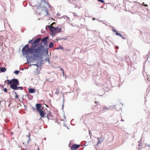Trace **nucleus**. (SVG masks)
<instances>
[{"label":"nucleus","instance_id":"nucleus-51","mask_svg":"<svg viewBox=\"0 0 150 150\" xmlns=\"http://www.w3.org/2000/svg\"><path fill=\"white\" fill-rule=\"evenodd\" d=\"M61 70H63V74H64V71L63 69H62Z\"/></svg>","mask_w":150,"mask_h":150},{"label":"nucleus","instance_id":"nucleus-17","mask_svg":"<svg viewBox=\"0 0 150 150\" xmlns=\"http://www.w3.org/2000/svg\"><path fill=\"white\" fill-rule=\"evenodd\" d=\"M52 27V26H50L49 25H47L45 27V29L46 30L49 29L51 31V27Z\"/></svg>","mask_w":150,"mask_h":150},{"label":"nucleus","instance_id":"nucleus-34","mask_svg":"<svg viewBox=\"0 0 150 150\" xmlns=\"http://www.w3.org/2000/svg\"><path fill=\"white\" fill-rule=\"evenodd\" d=\"M32 110H33V111L34 112H35V110H36V108L35 109L34 107H32Z\"/></svg>","mask_w":150,"mask_h":150},{"label":"nucleus","instance_id":"nucleus-39","mask_svg":"<svg viewBox=\"0 0 150 150\" xmlns=\"http://www.w3.org/2000/svg\"><path fill=\"white\" fill-rule=\"evenodd\" d=\"M47 4L48 5H49V7L50 8H52V6H50V4H49V3H47Z\"/></svg>","mask_w":150,"mask_h":150},{"label":"nucleus","instance_id":"nucleus-36","mask_svg":"<svg viewBox=\"0 0 150 150\" xmlns=\"http://www.w3.org/2000/svg\"><path fill=\"white\" fill-rule=\"evenodd\" d=\"M0 87L2 88H4V86H3V85L1 84H0Z\"/></svg>","mask_w":150,"mask_h":150},{"label":"nucleus","instance_id":"nucleus-47","mask_svg":"<svg viewBox=\"0 0 150 150\" xmlns=\"http://www.w3.org/2000/svg\"><path fill=\"white\" fill-rule=\"evenodd\" d=\"M116 48L117 49H118V48H119V47H118V46H116Z\"/></svg>","mask_w":150,"mask_h":150},{"label":"nucleus","instance_id":"nucleus-45","mask_svg":"<svg viewBox=\"0 0 150 150\" xmlns=\"http://www.w3.org/2000/svg\"><path fill=\"white\" fill-rule=\"evenodd\" d=\"M74 16H78L76 15V13H74Z\"/></svg>","mask_w":150,"mask_h":150},{"label":"nucleus","instance_id":"nucleus-1","mask_svg":"<svg viewBox=\"0 0 150 150\" xmlns=\"http://www.w3.org/2000/svg\"><path fill=\"white\" fill-rule=\"evenodd\" d=\"M41 39V38H38L35 40L31 43L32 45L30 47L29 45L27 44L23 47L22 54L23 56L25 55L28 63L31 62L32 59L35 60L45 53L48 54L49 48H44L42 43H39Z\"/></svg>","mask_w":150,"mask_h":150},{"label":"nucleus","instance_id":"nucleus-41","mask_svg":"<svg viewBox=\"0 0 150 150\" xmlns=\"http://www.w3.org/2000/svg\"><path fill=\"white\" fill-rule=\"evenodd\" d=\"M13 93H15V94L16 96V95H17V93H16V92L15 91H13Z\"/></svg>","mask_w":150,"mask_h":150},{"label":"nucleus","instance_id":"nucleus-42","mask_svg":"<svg viewBox=\"0 0 150 150\" xmlns=\"http://www.w3.org/2000/svg\"><path fill=\"white\" fill-rule=\"evenodd\" d=\"M60 14L58 12L57 13V16H60Z\"/></svg>","mask_w":150,"mask_h":150},{"label":"nucleus","instance_id":"nucleus-44","mask_svg":"<svg viewBox=\"0 0 150 150\" xmlns=\"http://www.w3.org/2000/svg\"><path fill=\"white\" fill-rule=\"evenodd\" d=\"M147 80L149 81H150V77H149L148 78H147Z\"/></svg>","mask_w":150,"mask_h":150},{"label":"nucleus","instance_id":"nucleus-27","mask_svg":"<svg viewBox=\"0 0 150 150\" xmlns=\"http://www.w3.org/2000/svg\"><path fill=\"white\" fill-rule=\"evenodd\" d=\"M25 96H27L28 97L29 96H30V100H32L33 99V97L32 96H31V95H29L28 94H26Z\"/></svg>","mask_w":150,"mask_h":150},{"label":"nucleus","instance_id":"nucleus-6","mask_svg":"<svg viewBox=\"0 0 150 150\" xmlns=\"http://www.w3.org/2000/svg\"><path fill=\"white\" fill-rule=\"evenodd\" d=\"M12 80H13V84L18 86L19 85V82L18 79H12Z\"/></svg>","mask_w":150,"mask_h":150},{"label":"nucleus","instance_id":"nucleus-50","mask_svg":"<svg viewBox=\"0 0 150 150\" xmlns=\"http://www.w3.org/2000/svg\"><path fill=\"white\" fill-rule=\"evenodd\" d=\"M96 20V18H93V20L94 21L95 20Z\"/></svg>","mask_w":150,"mask_h":150},{"label":"nucleus","instance_id":"nucleus-14","mask_svg":"<svg viewBox=\"0 0 150 150\" xmlns=\"http://www.w3.org/2000/svg\"><path fill=\"white\" fill-rule=\"evenodd\" d=\"M53 46L54 43L52 42H51L50 43V44L49 45V47L50 48H51L53 47Z\"/></svg>","mask_w":150,"mask_h":150},{"label":"nucleus","instance_id":"nucleus-48","mask_svg":"<svg viewBox=\"0 0 150 150\" xmlns=\"http://www.w3.org/2000/svg\"><path fill=\"white\" fill-rule=\"evenodd\" d=\"M51 35H52V36H53L54 35H55L52 33V34H51Z\"/></svg>","mask_w":150,"mask_h":150},{"label":"nucleus","instance_id":"nucleus-16","mask_svg":"<svg viewBox=\"0 0 150 150\" xmlns=\"http://www.w3.org/2000/svg\"><path fill=\"white\" fill-rule=\"evenodd\" d=\"M48 41H47L44 43H43V44L44 45L45 47V48H47L48 47Z\"/></svg>","mask_w":150,"mask_h":150},{"label":"nucleus","instance_id":"nucleus-2","mask_svg":"<svg viewBox=\"0 0 150 150\" xmlns=\"http://www.w3.org/2000/svg\"><path fill=\"white\" fill-rule=\"evenodd\" d=\"M51 31L55 35L57 33L61 32L62 28H59L58 27H54L52 26L51 27Z\"/></svg>","mask_w":150,"mask_h":150},{"label":"nucleus","instance_id":"nucleus-8","mask_svg":"<svg viewBox=\"0 0 150 150\" xmlns=\"http://www.w3.org/2000/svg\"><path fill=\"white\" fill-rule=\"evenodd\" d=\"M18 86V85L12 84H11L10 86V87L13 90H17Z\"/></svg>","mask_w":150,"mask_h":150},{"label":"nucleus","instance_id":"nucleus-31","mask_svg":"<svg viewBox=\"0 0 150 150\" xmlns=\"http://www.w3.org/2000/svg\"><path fill=\"white\" fill-rule=\"evenodd\" d=\"M4 89V92L6 93L7 92V90L6 88H3Z\"/></svg>","mask_w":150,"mask_h":150},{"label":"nucleus","instance_id":"nucleus-9","mask_svg":"<svg viewBox=\"0 0 150 150\" xmlns=\"http://www.w3.org/2000/svg\"><path fill=\"white\" fill-rule=\"evenodd\" d=\"M18 86V85L12 84H11L10 86V87L13 90H17Z\"/></svg>","mask_w":150,"mask_h":150},{"label":"nucleus","instance_id":"nucleus-49","mask_svg":"<svg viewBox=\"0 0 150 150\" xmlns=\"http://www.w3.org/2000/svg\"><path fill=\"white\" fill-rule=\"evenodd\" d=\"M89 134L91 135L90 130H89Z\"/></svg>","mask_w":150,"mask_h":150},{"label":"nucleus","instance_id":"nucleus-13","mask_svg":"<svg viewBox=\"0 0 150 150\" xmlns=\"http://www.w3.org/2000/svg\"><path fill=\"white\" fill-rule=\"evenodd\" d=\"M6 81L8 82L7 84L8 85H10V86L11 84H12V81H13L12 79L11 80L7 79L6 80Z\"/></svg>","mask_w":150,"mask_h":150},{"label":"nucleus","instance_id":"nucleus-60","mask_svg":"<svg viewBox=\"0 0 150 150\" xmlns=\"http://www.w3.org/2000/svg\"><path fill=\"white\" fill-rule=\"evenodd\" d=\"M7 81L6 80V81H4V82H6Z\"/></svg>","mask_w":150,"mask_h":150},{"label":"nucleus","instance_id":"nucleus-62","mask_svg":"<svg viewBox=\"0 0 150 150\" xmlns=\"http://www.w3.org/2000/svg\"><path fill=\"white\" fill-rule=\"evenodd\" d=\"M46 81H48V80H47V79H46Z\"/></svg>","mask_w":150,"mask_h":150},{"label":"nucleus","instance_id":"nucleus-26","mask_svg":"<svg viewBox=\"0 0 150 150\" xmlns=\"http://www.w3.org/2000/svg\"><path fill=\"white\" fill-rule=\"evenodd\" d=\"M23 89V87H22V86L18 87V86L17 90L19 89H20L21 90H22Z\"/></svg>","mask_w":150,"mask_h":150},{"label":"nucleus","instance_id":"nucleus-59","mask_svg":"<svg viewBox=\"0 0 150 150\" xmlns=\"http://www.w3.org/2000/svg\"><path fill=\"white\" fill-rule=\"evenodd\" d=\"M56 40H57V41L58 42V40L56 39Z\"/></svg>","mask_w":150,"mask_h":150},{"label":"nucleus","instance_id":"nucleus-63","mask_svg":"<svg viewBox=\"0 0 150 150\" xmlns=\"http://www.w3.org/2000/svg\"><path fill=\"white\" fill-rule=\"evenodd\" d=\"M37 150H39V149H38Z\"/></svg>","mask_w":150,"mask_h":150},{"label":"nucleus","instance_id":"nucleus-43","mask_svg":"<svg viewBox=\"0 0 150 150\" xmlns=\"http://www.w3.org/2000/svg\"><path fill=\"white\" fill-rule=\"evenodd\" d=\"M31 140V139H30V138H29V140H28V142H27V143H29V141H30V140Z\"/></svg>","mask_w":150,"mask_h":150},{"label":"nucleus","instance_id":"nucleus-4","mask_svg":"<svg viewBox=\"0 0 150 150\" xmlns=\"http://www.w3.org/2000/svg\"><path fill=\"white\" fill-rule=\"evenodd\" d=\"M39 58H40V59H38V61L37 63L36 64H32V65L36 66L38 68L39 66V65L38 64V63H39V64L40 65L43 64V63H42L43 60L42 59V56H41L40 57H39Z\"/></svg>","mask_w":150,"mask_h":150},{"label":"nucleus","instance_id":"nucleus-55","mask_svg":"<svg viewBox=\"0 0 150 150\" xmlns=\"http://www.w3.org/2000/svg\"><path fill=\"white\" fill-rule=\"evenodd\" d=\"M43 1H44L45 3H47L46 2L45 0H43Z\"/></svg>","mask_w":150,"mask_h":150},{"label":"nucleus","instance_id":"nucleus-61","mask_svg":"<svg viewBox=\"0 0 150 150\" xmlns=\"http://www.w3.org/2000/svg\"><path fill=\"white\" fill-rule=\"evenodd\" d=\"M23 97H24V96H23V98H22L23 99Z\"/></svg>","mask_w":150,"mask_h":150},{"label":"nucleus","instance_id":"nucleus-64","mask_svg":"<svg viewBox=\"0 0 150 150\" xmlns=\"http://www.w3.org/2000/svg\"><path fill=\"white\" fill-rule=\"evenodd\" d=\"M95 102L96 103H97L96 102Z\"/></svg>","mask_w":150,"mask_h":150},{"label":"nucleus","instance_id":"nucleus-20","mask_svg":"<svg viewBox=\"0 0 150 150\" xmlns=\"http://www.w3.org/2000/svg\"><path fill=\"white\" fill-rule=\"evenodd\" d=\"M113 31L115 32L116 33V34L117 35H119L120 36V37H122V36H121V34L117 32L116 31H115L114 30H113Z\"/></svg>","mask_w":150,"mask_h":150},{"label":"nucleus","instance_id":"nucleus-30","mask_svg":"<svg viewBox=\"0 0 150 150\" xmlns=\"http://www.w3.org/2000/svg\"><path fill=\"white\" fill-rule=\"evenodd\" d=\"M62 97H63V102L64 103V96L63 95ZM63 107H64V103H63L62 105V109L63 110Z\"/></svg>","mask_w":150,"mask_h":150},{"label":"nucleus","instance_id":"nucleus-25","mask_svg":"<svg viewBox=\"0 0 150 150\" xmlns=\"http://www.w3.org/2000/svg\"><path fill=\"white\" fill-rule=\"evenodd\" d=\"M45 60V61H47L49 64H50V60L49 58H46Z\"/></svg>","mask_w":150,"mask_h":150},{"label":"nucleus","instance_id":"nucleus-52","mask_svg":"<svg viewBox=\"0 0 150 150\" xmlns=\"http://www.w3.org/2000/svg\"><path fill=\"white\" fill-rule=\"evenodd\" d=\"M49 96L51 97H52V95L51 94H49Z\"/></svg>","mask_w":150,"mask_h":150},{"label":"nucleus","instance_id":"nucleus-5","mask_svg":"<svg viewBox=\"0 0 150 150\" xmlns=\"http://www.w3.org/2000/svg\"><path fill=\"white\" fill-rule=\"evenodd\" d=\"M80 146L76 144L73 145L71 147V150H76L78 149Z\"/></svg>","mask_w":150,"mask_h":150},{"label":"nucleus","instance_id":"nucleus-28","mask_svg":"<svg viewBox=\"0 0 150 150\" xmlns=\"http://www.w3.org/2000/svg\"><path fill=\"white\" fill-rule=\"evenodd\" d=\"M110 107H109V106H108V108H107L106 107H104L103 110H107V109H110Z\"/></svg>","mask_w":150,"mask_h":150},{"label":"nucleus","instance_id":"nucleus-58","mask_svg":"<svg viewBox=\"0 0 150 150\" xmlns=\"http://www.w3.org/2000/svg\"><path fill=\"white\" fill-rule=\"evenodd\" d=\"M46 138H44V140H46Z\"/></svg>","mask_w":150,"mask_h":150},{"label":"nucleus","instance_id":"nucleus-33","mask_svg":"<svg viewBox=\"0 0 150 150\" xmlns=\"http://www.w3.org/2000/svg\"><path fill=\"white\" fill-rule=\"evenodd\" d=\"M67 39V38H61L60 39H59V40H66Z\"/></svg>","mask_w":150,"mask_h":150},{"label":"nucleus","instance_id":"nucleus-3","mask_svg":"<svg viewBox=\"0 0 150 150\" xmlns=\"http://www.w3.org/2000/svg\"><path fill=\"white\" fill-rule=\"evenodd\" d=\"M36 108V110L38 112L41 110H43L44 109V108L42 106L41 104L40 103H36L35 105Z\"/></svg>","mask_w":150,"mask_h":150},{"label":"nucleus","instance_id":"nucleus-12","mask_svg":"<svg viewBox=\"0 0 150 150\" xmlns=\"http://www.w3.org/2000/svg\"><path fill=\"white\" fill-rule=\"evenodd\" d=\"M6 69L5 67H0V71H1V72H4L6 71Z\"/></svg>","mask_w":150,"mask_h":150},{"label":"nucleus","instance_id":"nucleus-23","mask_svg":"<svg viewBox=\"0 0 150 150\" xmlns=\"http://www.w3.org/2000/svg\"><path fill=\"white\" fill-rule=\"evenodd\" d=\"M19 72V71L18 70H15L14 73V74H15L16 75H18Z\"/></svg>","mask_w":150,"mask_h":150},{"label":"nucleus","instance_id":"nucleus-7","mask_svg":"<svg viewBox=\"0 0 150 150\" xmlns=\"http://www.w3.org/2000/svg\"><path fill=\"white\" fill-rule=\"evenodd\" d=\"M41 117L44 118L45 117V114L46 113L45 112L43 111V110L38 112Z\"/></svg>","mask_w":150,"mask_h":150},{"label":"nucleus","instance_id":"nucleus-19","mask_svg":"<svg viewBox=\"0 0 150 150\" xmlns=\"http://www.w3.org/2000/svg\"><path fill=\"white\" fill-rule=\"evenodd\" d=\"M55 49L56 50H58V49H61L63 50V47L62 46H59V47L55 48Z\"/></svg>","mask_w":150,"mask_h":150},{"label":"nucleus","instance_id":"nucleus-54","mask_svg":"<svg viewBox=\"0 0 150 150\" xmlns=\"http://www.w3.org/2000/svg\"><path fill=\"white\" fill-rule=\"evenodd\" d=\"M13 134V132H11V134L12 135Z\"/></svg>","mask_w":150,"mask_h":150},{"label":"nucleus","instance_id":"nucleus-15","mask_svg":"<svg viewBox=\"0 0 150 150\" xmlns=\"http://www.w3.org/2000/svg\"><path fill=\"white\" fill-rule=\"evenodd\" d=\"M42 8H44V10H45V12L46 13V15H49L48 12V9L45 6H43L42 7Z\"/></svg>","mask_w":150,"mask_h":150},{"label":"nucleus","instance_id":"nucleus-40","mask_svg":"<svg viewBox=\"0 0 150 150\" xmlns=\"http://www.w3.org/2000/svg\"><path fill=\"white\" fill-rule=\"evenodd\" d=\"M143 5L144 6L146 7V6H148V5H147L146 4H144V3H143Z\"/></svg>","mask_w":150,"mask_h":150},{"label":"nucleus","instance_id":"nucleus-57","mask_svg":"<svg viewBox=\"0 0 150 150\" xmlns=\"http://www.w3.org/2000/svg\"><path fill=\"white\" fill-rule=\"evenodd\" d=\"M148 146L149 147V148H150V149H149L148 150H150V146Z\"/></svg>","mask_w":150,"mask_h":150},{"label":"nucleus","instance_id":"nucleus-56","mask_svg":"<svg viewBox=\"0 0 150 150\" xmlns=\"http://www.w3.org/2000/svg\"><path fill=\"white\" fill-rule=\"evenodd\" d=\"M10 104H9L8 105V107H10Z\"/></svg>","mask_w":150,"mask_h":150},{"label":"nucleus","instance_id":"nucleus-35","mask_svg":"<svg viewBox=\"0 0 150 150\" xmlns=\"http://www.w3.org/2000/svg\"><path fill=\"white\" fill-rule=\"evenodd\" d=\"M98 1L102 3H103V0H98Z\"/></svg>","mask_w":150,"mask_h":150},{"label":"nucleus","instance_id":"nucleus-18","mask_svg":"<svg viewBox=\"0 0 150 150\" xmlns=\"http://www.w3.org/2000/svg\"><path fill=\"white\" fill-rule=\"evenodd\" d=\"M50 115V116L51 117H52L53 116V115H52V114H51L49 112L47 114V118H48V120H49V119H50V118H49V116Z\"/></svg>","mask_w":150,"mask_h":150},{"label":"nucleus","instance_id":"nucleus-32","mask_svg":"<svg viewBox=\"0 0 150 150\" xmlns=\"http://www.w3.org/2000/svg\"><path fill=\"white\" fill-rule=\"evenodd\" d=\"M33 38L32 39V40H29V41L28 42V43H32V42H33Z\"/></svg>","mask_w":150,"mask_h":150},{"label":"nucleus","instance_id":"nucleus-46","mask_svg":"<svg viewBox=\"0 0 150 150\" xmlns=\"http://www.w3.org/2000/svg\"><path fill=\"white\" fill-rule=\"evenodd\" d=\"M64 16H63L61 17L60 18H64L65 19L66 17H64Z\"/></svg>","mask_w":150,"mask_h":150},{"label":"nucleus","instance_id":"nucleus-24","mask_svg":"<svg viewBox=\"0 0 150 150\" xmlns=\"http://www.w3.org/2000/svg\"><path fill=\"white\" fill-rule=\"evenodd\" d=\"M2 103L5 104H6V100H2L0 101V105H1V103Z\"/></svg>","mask_w":150,"mask_h":150},{"label":"nucleus","instance_id":"nucleus-11","mask_svg":"<svg viewBox=\"0 0 150 150\" xmlns=\"http://www.w3.org/2000/svg\"><path fill=\"white\" fill-rule=\"evenodd\" d=\"M49 38V37L48 36L45 37L42 40L41 39V42L43 43L44 42L47 41V40Z\"/></svg>","mask_w":150,"mask_h":150},{"label":"nucleus","instance_id":"nucleus-38","mask_svg":"<svg viewBox=\"0 0 150 150\" xmlns=\"http://www.w3.org/2000/svg\"><path fill=\"white\" fill-rule=\"evenodd\" d=\"M15 98L18 99L19 98L18 95H16L15 96Z\"/></svg>","mask_w":150,"mask_h":150},{"label":"nucleus","instance_id":"nucleus-29","mask_svg":"<svg viewBox=\"0 0 150 150\" xmlns=\"http://www.w3.org/2000/svg\"><path fill=\"white\" fill-rule=\"evenodd\" d=\"M59 93V90L58 89H57L55 92V94L56 95L58 94Z\"/></svg>","mask_w":150,"mask_h":150},{"label":"nucleus","instance_id":"nucleus-21","mask_svg":"<svg viewBox=\"0 0 150 150\" xmlns=\"http://www.w3.org/2000/svg\"><path fill=\"white\" fill-rule=\"evenodd\" d=\"M64 17H66L65 19L67 21H69L70 20V18L68 17L67 16L65 15L64 16Z\"/></svg>","mask_w":150,"mask_h":150},{"label":"nucleus","instance_id":"nucleus-37","mask_svg":"<svg viewBox=\"0 0 150 150\" xmlns=\"http://www.w3.org/2000/svg\"><path fill=\"white\" fill-rule=\"evenodd\" d=\"M30 133H29L28 134V135H27V137H28V138H30Z\"/></svg>","mask_w":150,"mask_h":150},{"label":"nucleus","instance_id":"nucleus-22","mask_svg":"<svg viewBox=\"0 0 150 150\" xmlns=\"http://www.w3.org/2000/svg\"><path fill=\"white\" fill-rule=\"evenodd\" d=\"M98 141L97 142L96 146H98L99 144L101 142V141L100 140V138H98Z\"/></svg>","mask_w":150,"mask_h":150},{"label":"nucleus","instance_id":"nucleus-10","mask_svg":"<svg viewBox=\"0 0 150 150\" xmlns=\"http://www.w3.org/2000/svg\"><path fill=\"white\" fill-rule=\"evenodd\" d=\"M36 91V90L33 88H30L28 89V92L30 93H35Z\"/></svg>","mask_w":150,"mask_h":150},{"label":"nucleus","instance_id":"nucleus-53","mask_svg":"<svg viewBox=\"0 0 150 150\" xmlns=\"http://www.w3.org/2000/svg\"><path fill=\"white\" fill-rule=\"evenodd\" d=\"M97 20L99 21L100 22H102V21H103L102 20V21H100V20H98V19H97Z\"/></svg>","mask_w":150,"mask_h":150}]
</instances>
